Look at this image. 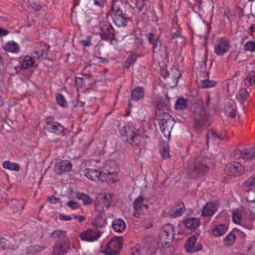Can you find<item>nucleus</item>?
I'll return each instance as SVG.
<instances>
[{
	"mask_svg": "<svg viewBox=\"0 0 255 255\" xmlns=\"http://www.w3.org/2000/svg\"><path fill=\"white\" fill-rule=\"evenodd\" d=\"M148 41L152 45L153 59L159 62L165 60L167 57V47L162 45L158 36L150 33L148 36Z\"/></svg>",
	"mask_w": 255,
	"mask_h": 255,
	"instance_id": "1",
	"label": "nucleus"
},
{
	"mask_svg": "<svg viewBox=\"0 0 255 255\" xmlns=\"http://www.w3.org/2000/svg\"><path fill=\"white\" fill-rule=\"evenodd\" d=\"M206 159L198 157L193 164L189 167L188 176L191 178H196L204 176L209 171L207 165Z\"/></svg>",
	"mask_w": 255,
	"mask_h": 255,
	"instance_id": "2",
	"label": "nucleus"
},
{
	"mask_svg": "<svg viewBox=\"0 0 255 255\" xmlns=\"http://www.w3.org/2000/svg\"><path fill=\"white\" fill-rule=\"evenodd\" d=\"M160 130L165 137H169L171 131L174 125L175 121L173 118L167 114H165L163 118L158 119Z\"/></svg>",
	"mask_w": 255,
	"mask_h": 255,
	"instance_id": "3",
	"label": "nucleus"
},
{
	"mask_svg": "<svg viewBox=\"0 0 255 255\" xmlns=\"http://www.w3.org/2000/svg\"><path fill=\"white\" fill-rule=\"evenodd\" d=\"M84 174L87 178L93 181H101L106 182L111 179V173L110 171L107 173L104 171L99 172L97 169H86L84 171Z\"/></svg>",
	"mask_w": 255,
	"mask_h": 255,
	"instance_id": "4",
	"label": "nucleus"
},
{
	"mask_svg": "<svg viewBox=\"0 0 255 255\" xmlns=\"http://www.w3.org/2000/svg\"><path fill=\"white\" fill-rule=\"evenodd\" d=\"M232 156L235 159H243L249 161L255 158V149L253 147L244 148L243 150L235 149L232 152Z\"/></svg>",
	"mask_w": 255,
	"mask_h": 255,
	"instance_id": "5",
	"label": "nucleus"
},
{
	"mask_svg": "<svg viewBox=\"0 0 255 255\" xmlns=\"http://www.w3.org/2000/svg\"><path fill=\"white\" fill-rule=\"evenodd\" d=\"M112 196L110 194H100L95 201V208L99 212L107 210L111 205Z\"/></svg>",
	"mask_w": 255,
	"mask_h": 255,
	"instance_id": "6",
	"label": "nucleus"
},
{
	"mask_svg": "<svg viewBox=\"0 0 255 255\" xmlns=\"http://www.w3.org/2000/svg\"><path fill=\"white\" fill-rule=\"evenodd\" d=\"M102 234V233L97 229H88L82 232L79 237L83 241L94 242L98 240Z\"/></svg>",
	"mask_w": 255,
	"mask_h": 255,
	"instance_id": "7",
	"label": "nucleus"
},
{
	"mask_svg": "<svg viewBox=\"0 0 255 255\" xmlns=\"http://www.w3.org/2000/svg\"><path fill=\"white\" fill-rule=\"evenodd\" d=\"M244 171L243 166L236 161L228 163L225 168V171L229 176H239L243 173Z\"/></svg>",
	"mask_w": 255,
	"mask_h": 255,
	"instance_id": "8",
	"label": "nucleus"
},
{
	"mask_svg": "<svg viewBox=\"0 0 255 255\" xmlns=\"http://www.w3.org/2000/svg\"><path fill=\"white\" fill-rule=\"evenodd\" d=\"M186 251L189 253H194L202 249V245L199 242H197V238L194 236L188 238L185 244Z\"/></svg>",
	"mask_w": 255,
	"mask_h": 255,
	"instance_id": "9",
	"label": "nucleus"
},
{
	"mask_svg": "<svg viewBox=\"0 0 255 255\" xmlns=\"http://www.w3.org/2000/svg\"><path fill=\"white\" fill-rule=\"evenodd\" d=\"M231 45L225 37L219 39L218 42L214 45V51L218 55H223L230 49Z\"/></svg>",
	"mask_w": 255,
	"mask_h": 255,
	"instance_id": "10",
	"label": "nucleus"
},
{
	"mask_svg": "<svg viewBox=\"0 0 255 255\" xmlns=\"http://www.w3.org/2000/svg\"><path fill=\"white\" fill-rule=\"evenodd\" d=\"M45 128L50 132L59 134L63 131V127L58 123L54 122V118L50 117L47 118Z\"/></svg>",
	"mask_w": 255,
	"mask_h": 255,
	"instance_id": "11",
	"label": "nucleus"
},
{
	"mask_svg": "<svg viewBox=\"0 0 255 255\" xmlns=\"http://www.w3.org/2000/svg\"><path fill=\"white\" fill-rule=\"evenodd\" d=\"M1 47L5 52L13 54H17L20 50L19 43L13 40H9L3 43Z\"/></svg>",
	"mask_w": 255,
	"mask_h": 255,
	"instance_id": "12",
	"label": "nucleus"
},
{
	"mask_svg": "<svg viewBox=\"0 0 255 255\" xmlns=\"http://www.w3.org/2000/svg\"><path fill=\"white\" fill-rule=\"evenodd\" d=\"M55 171L58 174L69 171L72 169V164L68 160L57 161L55 164Z\"/></svg>",
	"mask_w": 255,
	"mask_h": 255,
	"instance_id": "13",
	"label": "nucleus"
},
{
	"mask_svg": "<svg viewBox=\"0 0 255 255\" xmlns=\"http://www.w3.org/2000/svg\"><path fill=\"white\" fill-rule=\"evenodd\" d=\"M196 119V124L199 128H201L207 123L208 117L206 112L204 109H200L194 114Z\"/></svg>",
	"mask_w": 255,
	"mask_h": 255,
	"instance_id": "14",
	"label": "nucleus"
},
{
	"mask_svg": "<svg viewBox=\"0 0 255 255\" xmlns=\"http://www.w3.org/2000/svg\"><path fill=\"white\" fill-rule=\"evenodd\" d=\"M173 232V227L171 224L165 225L161 230L160 237L163 240L166 239L171 240L174 235Z\"/></svg>",
	"mask_w": 255,
	"mask_h": 255,
	"instance_id": "15",
	"label": "nucleus"
},
{
	"mask_svg": "<svg viewBox=\"0 0 255 255\" xmlns=\"http://www.w3.org/2000/svg\"><path fill=\"white\" fill-rule=\"evenodd\" d=\"M121 135L123 136L124 140L130 143V140L133 138L135 133L133 129L128 126H124L120 129Z\"/></svg>",
	"mask_w": 255,
	"mask_h": 255,
	"instance_id": "16",
	"label": "nucleus"
},
{
	"mask_svg": "<svg viewBox=\"0 0 255 255\" xmlns=\"http://www.w3.org/2000/svg\"><path fill=\"white\" fill-rule=\"evenodd\" d=\"M185 226L190 229H194L200 225V220L198 218H188L183 220Z\"/></svg>",
	"mask_w": 255,
	"mask_h": 255,
	"instance_id": "17",
	"label": "nucleus"
},
{
	"mask_svg": "<svg viewBox=\"0 0 255 255\" xmlns=\"http://www.w3.org/2000/svg\"><path fill=\"white\" fill-rule=\"evenodd\" d=\"M70 241L69 239H66L64 243H57L55 245L54 251L56 254L60 255L67 251L69 248Z\"/></svg>",
	"mask_w": 255,
	"mask_h": 255,
	"instance_id": "18",
	"label": "nucleus"
},
{
	"mask_svg": "<svg viewBox=\"0 0 255 255\" xmlns=\"http://www.w3.org/2000/svg\"><path fill=\"white\" fill-rule=\"evenodd\" d=\"M123 241L122 237H113V255H117L120 252L123 246Z\"/></svg>",
	"mask_w": 255,
	"mask_h": 255,
	"instance_id": "19",
	"label": "nucleus"
},
{
	"mask_svg": "<svg viewBox=\"0 0 255 255\" xmlns=\"http://www.w3.org/2000/svg\"><path fill=\"white\" fill-rule=\"evenodd\" d=\"M217 211L214 204L211 202L207 203L204 207L202 211V216H211L213 215Z\"/></svg>",
	"mask_w": 255,
	"mask_h": 255,
	"instance_id": "20",
	"label": "nucleus"
},
{
	"mask_svg": "<svg viewBox=\"0 0 255 255\" xmlns=\"http://www.w3.org/2000/svg\"><path fill=\"white\" fill-rule=\"evenodd\" d=\"M144 95V89L141 87H137L131 91V99L133 101H138L143 98Z\"/></svg>",
	"mask_w": 255,
	"mask_h": 255,
	"instance_id": "21",
	"label": "nucleus"
},
{
	"mask_svg": "<svg viewBox=\"0 0 255 255\" xmlns=\"http://www.w3.org/2000/svg\"><path fill=\"white\" fill-rule=\"evenodd\" d=\"M112 238H108L104 239L101 244V251L106 255H112Z\"/></svg>",
	"mask_w": 255,
	"mask_h": 255,
	"instance_id": "22",
	"label": "nucleus"
},
{
	"mask_svg": "<svg viewBox=\"0 0 255 255\" xmlns=\"http://www.w3.org/2000/svg\"><path fill=\"white\" fill-rule=\"evenodd\" d=\"M207 136V144H208L209 142L213 143H217L218 140H223L224 139L223 136L218 134L216 131L214 130H211L209 131Z\"/></svg>",
	"mask_w": 255,
	"mask_h": 255,
	"instance_id": "23",
	"label": "nucleus"
},
{
	"mask_svg": "<svg viewBox=\"0 0 255 255\" xmlns=\"http://www.w3.org/2000/svg\"><path fill=\"white\" fill-rule=\"evenodd\" d=\"M255 186V175L251 176L244 182L242 185V189L249 192L252 190V188Z\"/></svg>",
	"mask_w": 255,
	"mask_h": 255,
	"instance_id": "24",
	"label": "nucleus"
},
{
	"mask_svg": "<svg viewBox=\"0 0 255 255\" xmlns=\"http://www.w3.org/2000/svg\"><path fill=\"white\" fill-rule=\"evenodd\" d=\"M76 85L78 89L82 90L83 88L89 89L92 87L90 79L83 78H77L76 80Z\"/></svg>",
	"mask_w": 255,
	"mask_h": 255,
	"instance_id": "25",
	"label": "nucleus"
},
{
	"mask_svg": "<svg viewBox=\"0 0 255 255\" xmlns=\"http://www.w3.org/2000/svg\"><path fill=\"white\" fill-rule=\"evenodd\" d=\"M126 224L124 220L116 219L113 221V229L118 233L122 232L125 229Z\"/></svg>",
	"mask_w": 255,
	"mask_h": 255,
	"instance_id": "26",
	"label": "nucleus"
},
{
	"mask_svg": "<svg viewBox=\"0 0 255 255\" xmlns=\"http://www.w3.org/2000/svg\"><path fill=\"white\" fill-rule=\"evenodd\" d=\"M35 65L34 59L29 55L24 56L21 61V66L23 69H27Z\"/></svg>",
	"mask_w": 255,
	"mask_h": 255,
	"instance_id": "27",
	"label": "nucleus"
},
{
	"mask_svg": "<svg viewBox=\"0 0 255 255\" xmlns=\"http://www.w3.org/2000/svg\"><path fill=\"white\" fill-rule=\"evenodd\" d=\"M144 200V199L143 197L141 196H139L134 200L133 202V206L136 211L138 212L143 207L145 209H147L148 208V205L143 203Z\"/></svg>",
	"mask_w": 255,
	"mask_h": 255,
	"instance_id": "28",
	"label": "nucleus"
},
{
	"mask_svg": "<svg viewBox=\"0 0 255 255\" xmlns=\"http://www.w3.org/2000/svg\"><path fill=\"white\" fill-rule=\"evenodd\" d=\"M124 8V4L121 1L113 0V12L114 15L124 14L123 12Z\"/></svg>",
	"mask_w": 255,
	"mask_h": 255,
	"instance_id": "29",
	"label": "nucleus"
},
{
	"mask_svg": "<svg viewBox=\"0 0 255 255\" xmlns=\"http://www.w3.org/2000/svg\"><path fill=\"white\" fill-rule=\"evenodd\" d=\"M124 8V4L121 1L113 0V12L114 15L124 14L123 12Z\"/></svg>",
	"mask_w": 255,
	"mask_h": 255,
	"instance_id": "30",
	"label": "nucleus"
},
{
	"mask_svg": "<svg viewBox=\"0 0 255 255\" xmlns=\"http://www.w3.org/2000/svg\"><path fill=\"white\" fill-rule=\"evenodd\" d=\"M126 16V14L114 15V17H113V20L115 24L119 27L125 26L127 22Z\"/></svg>",
	"mask_w": 255,
	"mask_h": 255,
	"instance_id": "31",
	"label": "nucleus"
},
{
	"mask_svg": "<svg viewBox=\"0 0 255 255\" xmlns=\"http://www.w3.org/2000/svg\"><path fill=\"white\" fill-rule=\"evenodd\" d=\"M227 231V227L225 225L220 224L212 230V233L216 237H220L225 234Z\"/></svg>",
	"mask_w": 255,
	"mask_h": 255,
	"instance_id": "32",
	"label": "nucleus"
},
{
	"mask_svg": "<svg viewBox=\"0 0 255 255\" xmlns=\"http://www.w3.org/2000/svg\"><path fill=\"white\" fill-rule=\"evenodd\" d=\"M189 102L187 99L183 98H178L175 104V108L177 110H184L188 106Z\"/></svg>",
	"mask_w": 255,
	"mask_h": 255,
	"instance_id": "33",
	"label": "nucleus"
},
{
	"mask_svg": "<svg viewBox=\"0 0 255 255\" xmlns=\"http://www.w3.org/2000/svg\"><path fill=\"white\" fill-rule=\"evenodd\" d=\"M76 198L82 200L83 204L85 205H89L93 201V200L91 197L83 193H78L76 194Z\"/></svg>",
	"mask_w": 255,
	"mask_h": 255,
	"instance_id": "34",
	"label": "nucleus"
},
{
	"mask_svg": "<svg viewBox=\"0 0 255 255\" xmlns=\"http://www.w3.org/2000/svg\"><path fill=\"white\" fill-rule=\"evenodd\" d=\"M185 208L183 205L182 207L172 209L169 212L170 216L173 218H177L181 216L185 212Z\"/></svg>",
	"mask_w": 255,
	"mask_h": 255,
	"instance_id": "35",
	"label": "nucleus"
},
{
	"mask_svg": "<svg viewBox=\"0 0 255 255\" xmlns=\"http://www.w3.org/2000/svg\"><path fill=\"white\" fill-rule=\"evenodd\" d=\"M249 95V93L245 88H241L237 95V98L241 103H243L247 100Z\"/></svg>",
	"mask_w": 255,
	"mask_h": 255,
	"instance_id": "36",
	"label": "nucleus"
},
{
	"mask_svg": "<svg viewBox=\"0 0 255 255\" xmlns=\"http://www.w3.org/2000/svg\"><path fill=\"white\" fill-rule=\"evenodd\" d=\"M236 240V235L233 233H230L224 239L223 242L226 246H232Z\"/></svg>",
	"mask_w": 255,
	"mask_h": 255,
	"instance_id": "37",
	"label": "nucleus"
},
{
	"mask_svg": "<svg viewBox=\"0 0 255 255\" xmlns=\"http://www.w3.org/2000/svg\"><path fill=\"white\" fill-rule=\"evenodd\" d=\"M3 167L12 171H17L20 169V167L17 164L10 162L9 161H4L3 163Z\"/></svg>",
	"mask_w": 255,
	"mask_h": 255,
	"instance_id": "38",
	"label": "nucleus"
},
{
	"mask_svg": "<svg viewBox=\"0 0 255 255\" xmlns=\"http://www.w3.org/2000/svg\"><path fill=\"white\" fill-rule=\"evenodd\" d=\"M255 76L254 72H250L245 79L244 83L245 86L250 87L252 85H255Z\"/></svg>",
	"mask_w": 255,
	"mask_h": 255,
	"instance_id": "39",
	"label": "nucleus"
},
{
	"mask_svg": "<svg viewBox=\"0 0 255 255\" xmlns=\"http://www.w3.org/2000/svg\"><path fill=\"white\" fill-rule=\"evenodd\" d=\"M236 107L229 103L225 106V113L227 116L234 118L236 116Z\"/></svg>",
	"mask_w": 255,
	"mask_h": 255,
	"instance_id": "40",
	"label": "nucleus"
},
{
	"mask_svg": "<svg viewBox=\"0 0 255 255\" xmlns=\"http://www.w3.org/2000/svg\"><path fill=\"white\" fill-rule=\"evenodd\" d=\"M254 218L251 216L245 219L244 222L242 223V225L245 228L249 230H252L254 229L253 222Z\"/></svg>",
	"mask_w": 255,
	"mask_h": 255,
	"instance_id": "41",
	"label": "nucleus"
},
{
	"mask_svg": "<svg viewBox=\"0 0 255 255\" xmlns=\"http://www.w3.org/2000/svg\"><path fill=\"white\" fill-rule=\"evenodd\" d=\"M216 84V81L209 79L202 80L200 82V86L203 88H211L215 86Z\"/></svg>",
	"mask_w": 255,
	"mask_h": 255,
	"instance_id": "42",
	"label": "nucleus"
},
{
	"mask_svg": "<svg viewBox=\"0 0 255 255\" xmlns=\"http://www.w3.org/2000/svg\"><path fill=\"white\" fill-rule=\"evenodd\" d=\"M106 224V221L105 218L102 216H98L95 219L93 222V224L97 228H101L104 226Z\"/></svg>",
	"mask_w": 255,
	"mask_h": 255,
	"instance_id": "43",
	"label": "nucleus"
},
{
	"mask_svg": "<svg viewBox=\"0 0 255 255\" xmlns=\"http://www.w3.org/2000/svg\"><path fill=\"white\" fill-rule=\"evenodd\" d=\"M144 142V138L138 134H135L133 138L130 140V144L134 145H139Z\"/></svg>",
	"mask_w": 255,
	"mask_h": 255,
	"instance_id": "44",
	"label": "nucleus"
},
{
	"mask_svg": "<svg viewBox=\"0 0 255 255\" xmlns=\"http://www.w3.org/2000/svg\"><path fill=\"white\" fill-rule=\"evenodd\" d=\"M171 34L173 39L178 38L183 44L184 43V40L183 36L181 35L179 30H176L175 28H173L171 30Z\"/></svg>",
	"mask_w": 255,
	"mask_h": 255,
	"instance_id": "45",
	"label": "nucleus"
},
{
	"mask_svg": "<svg viewBox=\"0 0 255 255\" xmlns=\"http://www.w3.org/2000/svg\"><path fill=\"white\" fill-rule=\"evenodd\" d=\"M244 49L245 51L251 52L255 51V42L253 41L247 42L244 44Z\"/></svg>",
	"mask_w": 255,
	"mask_h": 255,
	"instance_id": "46",
	"label": "nucleus"
},
{
	"mask_svg": "<svg viewBox=\"0 0 255 255\" xmlns=\"http://www.w3.org/2000/svg\"><path fill=\"white\" fill-rule=\"evenodd\" d=\"M57 103L62 107H66L67 106V103L64 97L61 94H57L56 97Z\"/></svg>",
	"mask_w": 255,
	"mask_h": 255,
	"instance_id": "47",
	"label": "nucleus"
},
{
	"mask_svg": "<svg viewBox=\"0 0 255 255\" xmlns=\"http://www.w3.org/2000/svg\"><path fill=\"white\" fill-rule=\"evenodd\" d=\"M11 242V241L7 240L4 238H0V248L8 249L10 248V243Z\"/></svg>",
	"mask_w": 255,
	"mask_h": 255,
	"instance_id": "48",
	"label": "nucleus"
},
{
	"mask_svg": "<svg viewBox=\"0 0 255 255\" xmlns=\"http://www.w3.org/2000/svg\"><path fill=\"white\" fill-rule=\"evenodd\" d=\"M169 147L168 145L164 144L160 149V153L163 158H167L169 157Z\"/></svg>",
	"mask_w": 255,
	"mask_h": 255,
	"instance_id": "49",
	"label": "nucleus"
},
{
	"mask_svg": "<svg viewBox=\"0 0 255 255\" xmlns=\"http://www.w3.org/2000/svg\"><path fill=\"white\" fill-rule=\"evenodd\" d=\"M146 0H135L134 3V7L140 11H141L145 5V1Z\"/></svg>",
	"mask_w": 255,
	"mask_h": 255,
	"instance_id": "50",
	"label": "nucleus"
},
{
	"mask_svg": "<svg viewBox=\"0 0 255 255\" xmlns=\"http://www.w3.org/2000/svg\"><path fill=\"white\" fill-rule=\"evenodd\" d=\"M233 221L236 224H239L241 221L242 216L239 212H235L232 215Z\"/></svg>",
	"mask_w": 255,
	"mask_h": 255,
	"instance_id": "51",
	"label": "nucleus"
},
{
	"mask_svg": "<svg viewBox=\"0 0 255 255\" xmlns=\"http://www.w3.org/2000/svg\"><path fill=\"white\" fill-rule=\"evenodd\" d=\"M137 56L135 54H130L126 61V63L128 64V67L129 65H133L137 60Z\"/></svg>",
	"mask_w": 255,
	"mask_h": 255,
	"instance_id": "52",
	"label": "nucleus"
},
{
	"mask_svg": "<svg viewBox=\"0 0 255 255\" xmlns=\"http://www.w3.org/2000/svg\"><path fill=\"white\" fill-rule=\"evenodd\" d=\"M67 205L72 210H76L80 206V204L73 200L69 201L67 203Z\"/></svg>",
	"mask_w": 255,
	"mask_h": 255,
	"instance_id": "53",
	"label": "nucleus"
},
{
	"mask_svg": "<svg viewBox=\"0 0 255 255\" xmlns=\"http://www.w3.org/2000/svg\"><path fill=\"white\" fill-rule=\"evenodd\" d=\"M66 235L65 232L63 231H55L52 233V236L54 238H63Z\"/></svg>",
	"mask_w": 255,
	"mask_h": 255,
	"instance_id": "54",
	"label": "nucleus"
},
{
	"mask_svg": "<svg viewBox=\"0 0 255 255\" xmlns=\"http://www.w3.org/2000/svg\"><path fill=\"white\" fill-rule=\"evenodd\" d=\"M248 250L253 255H255V242L249 244L247 247Z\"/></svg>",
	"mask_w": 255,
	"mask_h": 255,
	"instance_id": "55",
	"label": "nucleus"
},
{
	"mask_svg": "<svg viewBox=\"0 0 255 255\" xmlns=\"http://www.w3.org/2000/svg\"><path fill=\"white\" fill-rule=\"evenodd\" d=\"M114 166V171H113V176L116 175L118 174L120 171V167L119 165L116 162H113V168Z\"/></svg>",
	"mask_w": 255,
	"mask_h": 255,
	"instance_id": "56",
	"label": "nucleus"
},
{
	"mask_svg": "<svg viewBox=\"0 0 255 255\" xmlns=\"http://www.w3.org/2000/svg\"><path fill=\"white\" fill-rule=\"evenodd\" d=\"M29 5L31 7H32L33 9L36 10H39L40 9L41 6L38 3H37L34 2H31L29 3Z\"/></svg>",
	"mask_w": 255,
	"mask_h": 255,
	"instance_id": "57",
	"label": "nucleus"
},
{
	"mask_svg": "<svg viewBox=\"0 0 255 255\" xmlns=\"http://www.w3.org/2000/svg\"><path fill=\"white\" fill-rule=\"evenodd\" d=\"M59 218L61 221H70L71 220V217L63 214H60L59 216Z\"/></svg>",
	"mask_w": 255,
	"mask_h": 255,
	"instance_id": "58",
	"label": "nucleus"
},
{
	"mask_svg": "<svg viewBox=\"0 0 255 255\" xmlns=\"http://www.w3.org/2000/svg\"><path fill=\"white\" fill-rule=\"evenodd\" d=\"M49 201L52 204H56L59 202V199L57 197L52 196L49 197Z\"/></svg>",
	"mask_w": 255,
	"mask_h": 255,
	"instance_id": "59",
	"label": "nucleus"
},
{
	"mask_svg": "<svg viewBox=\"0 0 255 255\" xmlns=\"http://www.w3.org/2000/svg\"><path fill=\"white\" fill-rule=\"evenodd\" d=\"M44 249L40 246H34L31 247V251L37 253L41 252Z\"/></svg>",
	"mask_w": 255,
	"mask_h": 255,
	"instance_id": "60",
	"label": "nucleus"
},
{
	"mask_svg": "<svg viewBox=\"0 0 255 255\" xmlns=\"http://www.w3.org/2000/svg\"><path fill=\"white\" fill-rule=\"evenodd\" d=\"M91 43V40L90 39H87L86 40H82L80 41V43L84 46H87L90 45Z\"/></svg>",
	"mask_w": 255,
	"mask_h": 255,
	"instance_id": "61",
	"label": "nucleus"
},
{
	"mask_svg": "<svg viewBox=\"0 0 255 255\" xmlns=\"http://www.w3.org/2000/svg\"><path fill=\"white\" fill-rule=\"evenodd\" d=\"M8 33V31L6 29L0 28V36H4Z\"/></svg>",
	"mask_w": 255,
	"mask_h": 255,
	"instance_id": "62",
	"label": "nucleus"
},
{
	"mask_svg": "<svg viewBox=\"0 0 255 255\" xmlns=\"http://www.w3.org/2000/svg\"><path fill=\"white\" fill-rule=\"evenodd\" d=\"M94 4L98 6L102 7L103 6L104 2V1H100L98 0H94Z\"/></svg>",
	"mask_w": 255,
	"mask_h": 255,
	"instance_id": "63",
	"label": "nucleus"
},
{
	"mask_svg": "<svg viewBox=\"0 0 255 255\" xmlns=\"http://www.w3.org/2000/svg\"><path fill=\"white\" fill-rule=\"evenodd\" d=\"M249 32L252 35H254V27L252 25L250 27Z\"/></svg>",
	"mask_w": 255,
	"mask_h": 255,
	"instance_id": "64",
	"label": "nucleus"
}]
</instances>
